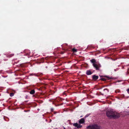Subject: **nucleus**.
<instances>
[{
    "instance_id": "obj_9",
    "label": "nucleus",
    "mask_w": 129,
    "mask_h": 129,
    "mask_svg": "<svg viewBox=\"0 0 129 129\" xmlns=\"http://www.w3.org/2000/svg\"><path fill=\"white\" fill-rule=\"evenodd\" d=\"M92 73L91 72V71L90 70L87 71L86 72V74L88 75H90L92 74Z\"/></svg>"
},
{
    "instance_id": "obj_20",
    "label": "nucleus",
    "mask_w": 129,
    "mask_h": 129,
    "mask_svg": "<svg viewBox=\"0 0 129 129\" xmlns=\"http://www.w3.org/2000/svg\"><path fill=\"white\" fill-rule=\"evenodd\" d=\"M27 96H26V98H27Z\"/></svg>"
},
{
    "instance_id": "obj_7",
    "label": "nucleus",
    "mask_w": 129,
    "mask_h": 129,
    "mask_svg": "<svg viewBox=\"0 0 129 129\" xmlns=\"http://www.w3.org/2000/svg\"><path fill=\"white\" fill-rule=\"evenodd\" d=\"M85 120L83 118H82L80 119L79 121L80 123H84Z\"/></svg>"
},
{
    "instance_id": "obj_13",
    "label": "nucleus",
    "mask_w": 129,
    "mask_h": 129,
    "mask_svg": "<svg viewBox=\"0 0 129 129\" xmlns=\"http://www.w3.org/2000/svg\"><path fill=\"white\" fill-rule=\"evenodd\" d=\"M104 91H108V89H104Z\"/></svg>"
},
{
    "instance_id": "obj_24",
    "label": "nucleus",
    "mask_w": 129,
    "mask_h": 129,
    "mask_svg": "<svg viewBox=\"0 0 129 129\" xmlns=\"http://www.w3.org/2000/svg\"><path fill=\"white\" fill-rule=\"evenodd\" d=\"M64 129H65V128H64Z\"/></svg>"
},
{
    "instance_id": "obj_14",
    "label": "nucleus",
    "mask_w": 129,
    "mask_h": 129,
    "mask_svg": "<svg viewBox=\"0 0 129 129\" xmlns=\"http://www.w3.org/2000/svg\"><path fill=\"white\" fill-rule=\"evenodd\" d=\"M29 53H27L25 54V56H29Z\"/></svg>"
},
{
    "instance_id": "obj_11",
    "label": "nucleus",
    "mask_w": 129,
    "mask_h": 129,
    "mask_svg": "<svg viewBox=\"0 0 129 129\" xmlns=\"http://www.w3.org/2000/svg\"><path fill=\"white\" fill-rule=\"evenodd\" d=\"M100 80L104 81L106 80V79L105 78H102L100 79Z\"/></svg>"
},
{
    "instance_id": "obj_1",
    "label": "nucleus",
    "mask_w": 129,
    "mask_h": 129,
    "mask_svg": "<svg viewBox=\"0 0 129 129\" xmlns=\"http://www.w3.org/2000/svg\"><path fill=\"white\" fill-rule=\"evenodd\" d=\"M107 116L110 118H117L120 117V114L112 110L107 111L106 112Z\"/></svg>"
},
{
    "instance_id": "obj_2",
    "label": "nucleus",
    "mask_w": 129,
    "mask_h": 129,
    "mask_svg": "<svg viewBox=\"0 0 129 129\" xmlns=\"http://www.w3.org/2000/svg\"><path fill=\"white\" fill-rule=\"evenodd\" d=\"M87 129H101L100 126L96 125L88 126L87 127Z\"/></svg>"
},
{
    "instance_id": "obj_21",
    "label": "nucleus",
    "mask_w": 129,
    "mask_h": 129,
    "mask_svg": "<svg viewBox=\"0 0 129 129\" xmlns=\"http://www.w3.org/2000/svg\"><path fill=\"white\" fill-rule=\"evenodd\" d=\"M99 57L101 56V55H99Z\"/></svg>"
},
{
    "instance_id": "obj_16",
    "label": "nucleus",
    "mask_w": 129,
    "mask_h": 129,
    "mask_svg": "<svg viewBox=\"0 0 129 129\" xmlns=\"http://www.w3.org/2000/svg\"><path fill=\"white\" fill-rule=\"evenodd\" d=\"M10 56H14V54H10L9 55Z\"/></svg>"
},
{
    "instance_id": "obj_4",
    "label": "nucleus",
    "mask_w": 129,
    "mask_h": 129,
    "mask_svg": "<svg viewBox=\"0 0 129 129\" xmlns=\"http://www.w3.org/2000/svg\"><path fill=\"white\" fill-rule=\"evenodd\" d=\"M78 49H76L75 48H73L72 50V51L73 53L75 55H77V52L78 51Z\"/></svg>"
},
{
    "instance_id": "obj_18",
    "label": "nucleus",
    "mask_w": 129,
    "mask_h": 129,
    "mask_svg": "<svg viewBox=\"0 0 129 129\" xmlns=\"http://www.w3.org/2000/svg\"><path fill=\"white\" fill-rule=\"evenodd\" d=\"M119 91H116L115 92H119Z\"/></svg>"
},
{
    "instance_id": "obj_15",
    "label": "nucleus",
    "mask_w": 129,
    "mask_h": 129,
    "mask_svg": "<svg viewBox=\"0 0 129 129\" xmlns=\"http://www.w3.org/2000/svg\"><path fill=\"white\" fill-rule=\"evenodd\" d=\"M126 90L128 93L129 94V88L127 89Z\"/></svg>"
},
{
    "instance_id": "obj_17",
    "label": "nucleus",
    "mask_w": 129,
    "mask_h": 129,
    "mask_svg": "<svg viewBox=\"0 0 129 129\" xmlns=\"http://www.w3.org/2000/svg\"><path fill=\"white\" fill-rule=\"evenodd\" d=\"M53 111V109H51V111Z\"/></svg>"
},
{
    "instance_id": "obj_12",
    "label": "nucleus",
    "mask_w": 129,
    "mask_h": 129,
    "mask_svg": "<svg viewBox=\"0 0 129 129\" xmlns=\"http://www.w3.org/2000/svg\"><path fill=\"white\" fill-rule=\"evenodd\" d=\"M14 93H10V96H12L14 95Z\"/></svg>"
},
{
    "instance_id": "obj_8",
    "label": "nucleus",
    "mask_w": 129,
    "mask_h": 129,
    "mask_svg": "<svg viewBox=\"0 0 129 129\" xmlns=\"http://www.w3.org/2000/svg\"><path fill=\"white\" fill-rule=\"evenodd\" d=\"M90 61L91 62L93 63H93L95 64L96 63V61L94 59H92L90 60Z\"/></svg>"
},
{
    "instance_id": "obj_23",
    "label": "nucleus",
    "mask_w": 129,
    "mask_h": 129,
    "mask_svg": "<svg viewBox=\"0 0 129 129\" xmlns=\"http://www.w3.org/2000/svg\"><path fill=\"white\" fill-rule=\"evenodd\" d=\"M92 48H94V47H92Z\"/></svg>"
},
{
    "instance_id": "obj_3",
    "label": "nucleus",
    "mask_w": 129,
    "mask_h": 129,
    "mask_svg": "<svg viewBox=\"0 0 129 129\" xmlns=\"http://www.w3.org/2000/svg\"><path fill=\"white\" fill-rule=\"evenodd\" d=\"M93 67L95 68L96 70H100V68L101 66L100 65H98L96 63H93Z\"/></svg>"
},
{
    "instance_id": "obj_10",
    "label": "nucleus",
    "mask_w": 129,
    "mask_h": 129,
    "mask_svg": "<svg viewBox=\"0 0 129 129\" xmlns=\"http://www.w3.org/2000/svg\"><path fill=\"white\" fill-rule=\"evenodd\" d=\"M30 93L32 94H33L35 93V91L34 89L31 90L30 92Z\"/></svg>"
},
{
    "instance_id": "obj_19",
    "label": "nucleus",
    "mask_w": 129,
    "mask_h": 129,
    "mask_svg": "<svg viewBox=\"0 0 129 129\" xmlns=\"http://www.w3.org/2000/svg\"><path fill=\"white\" fill-rule=\"evenodd\" d=\"M64 53V52H62L61 53V54H63Z\"/></svg>"
},
{
    "instance_id": "obj_6",
    "label": "nucleus",
    "mask_w": 129,
    "mask_h": 129,
    "mask_svg": "<svg viewBox=\"0 0 129 129\" xmlns=\"http://www.w3.org/2000/svg\"><path fill=\"white\" fill-rule=\"evenodd\" d=\"M92 78L95 81L98 79V76H96L95 75H94L92 76Z\"/></svg>"
},
{
    "instance_id": "obj_5",
    "label": "nucleus",
    "mask_w": 129,
    "mask_h": 129,
    "mask_svg": "<svg viewBox=\"0 0 129 129\" xmlns=\"http://www.w3.org/2000/svg\"><path fill=\"white\" fill-rule=\"evenodd\" d=\"M73 125L77 128H81L82 127V125H81L80 124H79L77 123L73 124Z\"/></svg>"
},
{
    "instance_id": "obj_22",
    "label": "nucleus",
    "mask_w": 129,
    "mask_h": 129,
    "mask_svg": "<svg viewBox=\"0 0 129 129\" xmlns=\"http://www.w3.org/2000/svg\"><path fill=\"white\" fill-rule=\"evenodd\" d=\"M101 77H102V76H100Z\"/></svg>"
}]
</instances>
